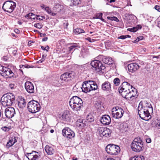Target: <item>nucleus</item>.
Returning <instances> with one entry per match:
<instances>
[{"instance_id": "nucleus-56", "label": "nucleus", "mask_w": 160, "mask_h": 160, "mask_svg": "<svg viewBox=\"0 0 160 160\" xmlns=\"http://www.w3.org/2000/svg\"><path fill=\"white\" fill-rule=\"evenodd\" d=\"M32 15H33V14L32 13H29V14H27L26 15L25 17L26 18L28 17V18H32L31 17V16H32Z\"/></svg>"}, {"instance_id": "nucleus-18", "label": "nucleus", "mask_w": 160, "mask_h": 160, "mask_svg": "<svg viewBox=\"0 0 160 160\" xmlns=\"http://www.w3.org/2000/svg\"><path fill=\"white\" fill-rule=\"evenodd\" d=\"M140 67L137 63H131L128 66V68L129 72H133L136 71Z\"/></svg>"}, {"instance_id": "nucleus-38", "label": "nucleus", "mask_w": 160, "mask_h": 160, "mask_svg": "<svg viewBox=\"0 0 160 160\" xmlns=\"http://www.w3.org/2000/svg\"><path fill=\"white\" fill-rule=\"evenodd\" d=\"M73 32L76 34H79L84 32V31L81 28H76L73 30Z\"/></svg>"}, {"instance_id": "nucleus-53", "label": "nucleus", "mask_w": 160, "mask_h": 160, "mask_svg": "<svg viewBox=\"0 0 160 160\" xmlns=\"http://www.w3.org/2000/svg\"><path fill=\"white\" fill-rule=\"evenodd\" d=\"M41 47L42 49L43 50H46L47 52H48V50L49 49V47L48 46H47L46 47L44 48L43 46H41Z\"/></svg>"}, {"instance_id": "nucleus-23", "label": "nucleus", "mask_w": 160, "mask_h": 160, "mask_svg": "<svg viewBox=\"0 0 160 160\" xmlns=\"http://www.w3.org/2000/svg\"><path fill=\"white\" fill-rule=\"evenodd\" d=\"M70 44L71 46L68 48V52L70 53L72 51H74L77 48H80L79 43H70Z\"/></svg>"}, {"instance_id": "nucleus-3", "label": "nucleus", "mask_w": 160, "mask_h": 160, "mask_svg": "<svg viewBox=\"0 0 160 160\" xmlns=\"http://www.w3.org/2000/svg\"><path fill=\"white\" fill-rule=\"evenodd\" d=\"M28 111L32 113L38 112L40 109V105L37 101L32 100L29 102L27 105Z\"/></svg>"}, {"instance_id": "nucleus-13", "label": "nucleus", "mask_w": 160, "mask_h": 160, "mask_svg": "<svg viewBox=\"0 0 160 160\" xmlns=\"http://www.w3.org/2000/svg\"><path fill=\"white\" fill-rule=\"evenodd\" d=\"M98 57L104 63L107 64H112L114 63V61L109 57H107L102 55H100Z\"/></svg>"}, {"instance_id": "nucleus-24", "label": "nucleus", "mask_w": 160, "mask_h": 160, "mask_svg": "<svg viewBox=\"0 0 160 160\" xmlns=\"http://www.w3.org/2000/svg\"><path fill=\"white\" fill-rule=\"evenodd\" d=\"M70 107L74 111H78L83 107V103H79L76 105H71Z\"/></svg>"}, {"instance_id": "nucleus-11", "label": "nucleus", "mask_w": 160, "mask_h": 160, "mask_svg": "<svg viewBox=\"0 0 160 160\" xmlns=\"http://www.w3.org/2000/svg\"><path fill=\"white\" fill-rule=\"evenodd\" d=\"M16 3L13 2H6L3 4L2 7L3 10L10 9L12 10H14L16 7Z\"/></svg>"}, {"instance_id": "nucleus-2", "label": "nucleus", "mask_w": 160, "mask_h": 160, "mask_svg": "<svg viewBox=\"0 0 160 160\" xmlns=\"http://www.w3.org/2000/svg\"><path fill=\"white\" fill-rule=\"evenodd\" d=\"M131 147L132 150L134 152H139L142 151L143 144L141 139L139 137L135 138L132 141Z\"/></svg>"}, {"instance_id": "nucleus-28", "label": "nucleus", "mask_w": 160, "mask_h": 160, "mask_svg": "<svg viewBox=\"0 0 160 160\" xmlns=\"http://www.w3.org/2000/svg\"><path fill=\"white\" fill-rule=\"evenodd\" d=\"M122 97L126 99H131V98L133 97L132 95V93L130 92V90L126 92L125 93H123L122 94Z\"/></svg>"}, {"instance_id": "nucleus-15", "label": "nucleus", "mask_w": 160, "mask_h": 160, "mask_svg": "<svg viewBox=\"0 0 160 160\" xmlns=\"http://www.w3.org/2000/svg\"><path fill=\"white\" fill-rule=\"evenodd\" d=\"M102 90L105 92H110L111 91V85L110 82L106 81L101 85Z\"/></svg>"}, {"instance_id": "nucleus-46", "label": "nucleus", "mask_w": 160, "mask_h": 160, "mask_svg": "<svg viewBox=\"0 0 160 160\" xmlns=\"http://www.w3.org/2000/svg\"><path fill=\"white\" fill-rule=\"evenodd\" d=\"M95 107L98 109L100 108L101 107V102H96L95 104Z\"/></svg>"}, {"instance_id": "nucleus-42", "label": "nucleus", "mask_w": 160, "mask_h": 160, "mask_svg": "<svg viewBox=\"0 0 160 160\" xmlns=\"http://www.w3.org/2000/svg\"><path fill=\"white\" fill-rule=\"evenodd\" d=\"M130 92L132 93V96L134 97L136 95L137 90L134 87H133V88L132 89H130Z\"/></svg>"}, {"instance_id": "nucleus-41", "label": "nucleus", "mask_w": 160, "mask_h": 160, "mask_svg": "<svg viewBox=\"0 0 160 160\" xmlns=\"http://www.w3.org/2000/svg\"><path fill=\"white\" fill-rule=\"evenodd\" d=\"M11 127L9 126L8 127L4 126L2 127L1 128V129L5 132H8L11 129Z\"/></svg>"}, {"instance_id": "nucleus-50", "label": "nucleus", "mask_w": 160, "mask_h": 160, "mask_svg": "<svg viewBox=\"0 0 160 160\" xmlns=\"http://www.w3.org/2000/svg\"><path fill=\"white\" fill-rule=\"evenodd\" d=\"M34 26L38 28L41 29L42 27V26L39 23H37L35 24Z\"/></svg>"}, {"instance_id": "nucleus-27", "label": "nucleus", "mask_w": 160, "mask_h": 160, "mask_svg": "<svg viewBox=\"0 0 160 160\" xmlns=\"http://www.w3.org/2000/svg\"><path fill=\"white\" fill-rule=\"evenodd\" d=\"M89 83L91 86V88H90L92 90H94L98 89V85L96 82L93 81H89Z\"/></svg>"}, {"instance_id": "nucleus-9", "label": "nucleus", "mask_w": 160, "mask_h": 160, "mask_svg": "<svg viewBox=\"0 0 160 160\" xmlns=\"http://www.w3.org/2000/svg\"><path fill=\"white\" fill-rule=\"evenodd\" d=\"M112 115L115 118H121L123 116L124 112L123 110L121 108L117 107L113 108Z\"/></svg>"}, {"instance_id": "nucleus-4", "label": "nucleus", "mask_w": 160, "mask_h": 160, "mask_svg": "<svg viewBox=\"0 0 160 160\" xmlns=\"http://www.w3.org/2000/svg\"><path fill=\"white\" fill-rule=\"evenodd\" d=\"M138 111L139 115L142 119L148 120L151 118V116L150 115V112H151L148 111V110L143 108L142 105L141 107H140V106H138Z\"/></svg>"}, {"instance_id": "nucleus-36", "label": "nucleus", "mask_w": 160, "mask_h": 160, "mask_svg": "<svg viewBox=\"0 0 160 160\" xmlns=\"http://www.w3.org/2000/svg\"><path fill=\"white\" fill-rule=\"evenodd\" d=\"M102 13H97L94 17H93V19H99L104 22H105V20L102 18Z\"/></svg>"}, {"instance_id": "nucleus-34", "label": "nucleus", "mask_w": 160, "mask_h": 160, "mask_svg": "<svg viewBox=\"0 0 160 160\" xmlns=\"http://www.w3.org/2000/svg\"><path fill=\"white\" fill-rule=\"evenodd\" d=\"M152 124L154 127L157 128L158 129H160V121L158 119L154 120L152 122Z\"/></svg>"}, {"instance_id": "nucleus-17", "label": "nucleus", "mask_w": 160, "mask_h": 160, "mask_svg": "<svg viewBox=\"0 0 160 160\" xmlns=\"http://www.w3.org/2000/svg\"><path fill=\"white\" fill-rule=\"evenodd\" d=\"M111 120L110 116L108 115H103L101 118L100 121L104 125H109L111 122Z\"/></svg>"}, {"instance_id": "nucleus-1", "label": "nucleus", "mask_w": 160, "mask_h": 160, "mask_svg": "<svg viewBox=\"0 0 160 160\" xmlns=\"http://www.w3.org/2000/svg\"><path fill=\"white\" fill-rule=\"evenodd\" d=\"M15 96L11 93L4 94L2 97L1 102L4 107L11 106L15 102Z\"/></svg>"}, {"instance_id": "nucleus-47", "label": "nucleus", "mask_w": 160, "mask_h": 160, "mask_svg": "<svg viewBox=\"0 0 160 160\" xmlns=\"http://www.w3.org/2000/svg\"><path fill=\"white\" fill-rule=\"evenodd\" d=\"M66 74L64 73L62 74L60 77L62 81H66L67 80Z\"/></svg>"}, {"instance_id": "nucleus-54", "label": "nucleus", "mask_w": 160, "mask_h": 160, "mask_svg": "<svg viewBox=\"0 0 160 160\" xmlns=\"http://www.w3.org/2000/svg\"><path fill=\"white\" fill-rule=\"evenodd\" d=\"M57 7H58V10H62L61 9V6L60 5H56V6L55 7H54V9H53L54 10L55 9V8H57Z\"/></svg>"}, {"instance_id": "nucleus-5", "label": "nucleus", "mask_w": 160, "mask_h": 160, "mask_svg": "<svg viewBox=\"0 0 160 160\" xmlns=\"http://www.w3.org/2000/svg\"><path fill=\"white\" fill-rule=\"evenodd\" d=\"M106 150L108 153L113 155H117L120 151V148L118 146L113 144H109L107 145Z\"/></svg>"}, {"instance_id": "nucleus-63", "label": "nucleus", "mask_w": 160, "mask_h": 160, "mask_svg": "<svg viewBox=\"0 0 160 160\" xmlns=\"http://www.w3.org/2000/svg\"><path fill=\"white\" fill-rule=\"evenodd\" d=\"M130 160H137V156H135L131 158Z\"/></svg>"}, {"instance_id": "nucleus-64", "label": "nucleus", "mask_w": 160, "mask_h": 160, "mask_svg": "<svg viewBox=\"0 0 160 160\" xmlns=\"http://www.w3.org/2000/svg\"><path fill=\"white\" fill-rule=\"evenodd\" d=\"M105 160H116L115 159L111 158H105Z\"/></svg>"}, {"instance_id": "nucleus-61", "label": "nucleus", "mask_w": 160, "mask_h": 160, "mask_svg": "<svg viewBox=\"0 0 160 160\" xmlns=\"http://www.w3.org/2000/svg\"><path fill=\"white\" fill-rule=\"evenodd\" d=\"M146 142L147 143H150L151 142V140L150 138H148L146 139Z\"/></svg>"}, {"instance_id": "nucleus-35", "label": "nucleus", "mask_w": 160, "mask_h": 160, "mask_svg": "<svg viewBox=\"0 0 160 160\" xmlns=\"http://www.w3.org/2000/svg\"><path fill=\"white\" fill-rule=\"evenodd\" d=\"M83 120L79 119L76 122V125L79 127H83L84 126V124L83 123Z\"/></svg>"}, {"instance_id": "nucleus-59", "label": "nucleus", "mask_w": 160, "mask_h": 160, "mask_svg": "<svg viewBox=\"0 0 160 160\" xmlns=\"http://www.w3.org/2000/svg\"><path fill=\"white\" fill-rule=\"evenodd\" d=\"M126 38V36L125 35H121L118 38L119 39H124Z\"/></svg>"}, {"instance_id": "nucleus-39", "label": "nucleus", "mask_w": 160, "mask_h": 160, "mask_svg": "<svg viewBox=\"0 0 160 160\" xmlns=\"http://www.w3.org/2000/svg\"><path fill=\"white\" fill-rule=\"evenodd\" d=\"M87 119L89 122H91L94 120V117L92 114H90L87 116Z\"/></svg>"}, {"instance_id": "nucleus-48", "label": "nucleus", "mask_w": 160, "mask_h": 160, "mask_svg": "<svg viewBox=\"0 0 160 160\" xmlns=\"http://www.w3.org/2000/svg\"><path fill=\"white\" fill-rule=\"evenodd\" d=\"M46 55H42L41 59L37 62L38 63H41L43 62L46 58Z\"/></svg>"}, {"instance_id": "nucleus-30", "label": "nucleus", "mask_w": 160, "mask_h": 160, "mask_svg": "<svg viewBox=\"0 0 160 160\" xmlns=\"http://www.w3.org/2000/svg\"><path fill=\"white\" fill-rule=\"evenodd\" d=\"M120 128L121 131L122 132L127 131L128 129V125L126 123L121 124Z\"/></svg>"}, {"instance_id": "nucleus-45", "label": "nucleus", "mask_w": 160, "mask_h": 160, "mask_svg": "<svg viewBox=\"0 0 160 160\" xmlns=\"http://www.w3.org/2000/svg\"><path fill=\"white\" fill-rule=\"evenodd\" d=\"M104 129L105 128L102 127H99L98 128V131L100 134V135L101 137L102 136V133H103Z\"/></svg>"}, {"instance_id": "nucleus-55", "label": "nucleus", "mask_w": 160, "mask_h": 160, "mask_svg": "<svg viewBox=\"0 0 160 160\" xmlns=\"http://www.w3.org/2000/svg\"><path fill=\"white\" fill-rule=\"evenodd\" d=\"M37 19H38V20H43V18H45L44 17V16H41V18H39V17H40V16L39 15H37Z\"/></svg>"}, {"instance_id": "nucleus-51", "label": "nucleus", "mask_w": 160, "mask_h": 160, "mask_svg": "<svg viewBox=\"0 0 160 160\" xmlns=\"http://www.w3.org/2000/svg\"><path fill=\"white\" fill-rule=\"evenodd\" d=\"M40 6L42 9H44V10H49L50 9L48 7H46L44 4H41Z\"/></svg>"}, {"instance_id": "nucleus-49", "label": "nucleus", "mask_w": 160, "mask_h": 160, "mask_svg": "<svg viewBox=\"0 0 160 160\" xmlns=\"http://www.w3.org/2000/svg\"><path fill=\"white\" fill-rule=\"evenodd\" d=\"M6 67L2 66H0V74H2L3 72Z\"/></svg>"}, {"instance_id": "nucleus-22", "label": "nucleus", "mask_w": 160, "mask_h": 160, "mask_svg": "<svg viewBox=\"0 0 160 160\" xmlns=\"http://www.w3.org/2000/svg\"><path fill=\"white\" fill-rule=\"evenodd\" d=\"M27 102V100L21 97L18 101V106L20 108H22L26 106Z\"/></svg>"}, {"instance_id": "nucleus-60", "label": "nucleus", "mask_w": 160, "mask_h": 160, "mask_svg": "<svg viewBox=\"0 0 160 160\" xmlns=\"http://www.w3.org/2000/svg\"><path fill=\"white\" fill-rule=\"evenodd\" d=\"M154 8L156 10H159L160 9V6L159 5H156L154 7Z\"/></svg>"}, {"instance_id": "nucleus-14", "label": "nucleus", "mask_w": 160, "mask_h": 160, "mask_svg": "<svg viewBox=\"0 0 160 160\" xmlns=\"http://www.w3.org/2000/svg\"><path fill=\"white\" fill-rule=\"evenodd\" d=\"M25 88L27 91L30 93L34 92V88L33 84L29 81H27L25 83Z\"/></svg>"}, {"instance_id": "nucleus-37", "label": "nucleus", "mask_w": 160, "mask_h": 160, "mask_svg": "<svg viewBox=\"0 0 160 160\" xmlns=\"http://www.w3.org/2000/svg\"><path fill=\"white\" fill-rule=\"evenodd\" d=\"M65 73V74H66L67 79L70 78H72V77H74V73L72 72H67Z\"/></svg>"}, {"instance_id": "nucleus-32", "label": "nucleus", "mask_w": 160, "mask_h": 160, "mask_svg": "<svg viewBox=\"0 0 160 160\" xmlns=\"http://www.w3.org/2000/svg\"><path fill=\"white\" fill-rule=\"evenodd\" d=\"M142 28V27L140 25H137L136 27H133L132 28H128V30L131 32H135L138 30Z\"/></svg>"}, {"instance_id": "nucleus-43", "label": "nucleus", "mask_w": 160, "mask_h": 160, "mask_svg": "<svg viewBox=\"0 0 160 160\" xmlns=\"http://www.w3.org/2000/svg\"><path fill=\"white\" fill-rule=\"evenodd\" d=\"M113 83L115 86H118L120 83V80L118 78H115L113 80Z\"/></svg>"}, {"instance_id": "nucleus-19", "label": "nucleus", "mask_w": 160, "mask_h": 160, "mask_svg": "<svg viewBox=\"0 0 160 160\" xmlns=\"http://www.w3.org/2000/svg\"><path fill=\"white\" fill-rule=\"evenodd\" d=\"M2 75L6 78H11L14 76V73L10 68L6 67Z\"/></svg>"}, {"instance_id": "nucleus-62", "label": "nucleus", "mask_w": 160, "mask_h": 160, "mask_svg": "<svg viewBox=\"0 0 160 160\" xmlns=\"http://www.w3.org/2000/svg\"><path fill=\"white\" fill-rule=\"evenodd\" d=\"M38 157V155L34 154L33 157L32 159V160H35Z\"/></svg>"}, {"instance_id": "nucleus-44", "label": "nucleus", "mask_w": 160, "mask_h": 160, "mask_svg": "<svg viewBox=\"0 0 160 160\" xmlns=\"http://www.w3.org/2000/svg\"><path fill=\"white\" fill-rule=\"evenodd\" d=\"M48 13L51 16H55L56 15L57 12L54 11H47Z\"/></svg>"}, {"instance_id": "nucleus-40", "label": "nucleus", "mask_w": 160, "mask_h": 160, "mask_svg": "<svg viewBox=\"0 0 160 160\" xmlns=\"http://www.w3.org/2000/svg\"><path fill=\"white\" fill-rule=\"evenodd\" d=\"M107 18L108 19L110 20L111 21H114L117 22H119V19L116 17H107Z\"/></svg>"}, {"instance_id": "nucleus-16", "label": "nucleus", "mask_w": 160, "mask_h": 160, "mask_svg": "<svg viewBox=\"0 0 160 160\" xmlns=\"http://www.w3.org/2000/svg\"><path fill=\"white\" fill-rule=\"evenodd\" d=\"M141 105L143 106V108L148 110V111L152 112L153 111L152 108L149 102H148L147 101H141L140 102L138 106H140V107H141Z\"/></svg>"}, {"instance_id": "nucleus-57", "label": "nucleus", "mask_w": 160, "mask_h": 160, "mask_svg": "<svg viewBox=\"0 0 160 160\" xmlns=\"http://www.w3.org/2000/svg\"><path fill=\"white\" fill-rule=\"evenodd\" d=\"M22 67H23L24 68H29L31 67L30 66L28 65V64H25V65H23L22 66Z\"/></svg>"}, {"instance_id": "nucleus-10", "label": "nucleus", "mask_w": 160, "mask_h": 160, "mask_svg": "<svg viewBox=\"0 0 160 160\" xmlns=\"http://www.w3.org/2000/svg\"><path fill=\"white\" fill-rule=\"evenodd\" d=\"M5 113L7 118H11L14 116L15 113L14 108L11 107L7 108L5 109Z\"/></svg>"}, {"instance_id": "nucleus-29", "label": "nucleus", "mask_w": 160, "mask_h": 160, "mask_svg": "<svg viewBox=\"0 0 160 160\" xmlns=\"http://www.w3.org/2000/svg\"><path fill=\"white\" fill-rule=\"evenodd\" d=\"M124 19L127 20H130L132 18H136V17L132 14L125 13L122 15Z\"/></svg>"}, {"instance_id": "nucleus-7", "label": "nucleus", "mask_w": 160, "mask_h": 160, "mask_svg": "<svg viewBox=\"0 0 160 160\" xmlns=\"http://www.w3.org/2000/svg\"><path fill=\"white\" fill-rule=\"evenodd\" d=\"M132 88L133 86L131 85L129 83L125 81L119 87L118 90L119 93L122 96L123 93H126V92L130 90V89H132Z\"/></svg>"}, {"instance_id": "nucleus-20", "label": "nucleus", "mask_w": 160, "mask_h": 160, "mask_svg": "<svg viewBox=\"0 0 160 160\" xmlns=\"http://www.w3.org/2000/svg\"><path fill=\"white\" fill-rule=\"evenodd\" d=\"M91 86L89 83V81H86L83 82L82 84V87H81L82 91L83 92L87 93L91 91Z\"/></svg>"}, {"instance_id": "nucleus-26", "label": "nucleus", "mask_w": 160, "mask_h": 160, "mask_svg": "<svg viewBox=\"0 0 160 160\" xmlns=\"http://www.w3.org/2000/svg\"><path fill=\"white\" fill-rule=\"evenodd\" d=\"M112 132V131L109 128H105L104 131L103 133H102V136H104L105 137H110Z\"/></svg>"}, {"instance_id": "nucleus-52", "label": "nucleus", "mask_w": 160, "mask_h": 160, "mask_svg": "<svg viewBox=\"0 0 160 160\" xmlns=\"http://www.w3.org/2000/svg\"><path fill=\"white\" fill-rule=\"evenodd\" d=\"M137 160H144V157L143 156L139 155L137 156Z\"/></svg>"}, {"instance_id": "nucleus-21", "label": "nucleus", "mask_w": 160, "mask_h": 160, "mask_svg": "<svg viewBox=\"0 0 160 160\" xmlns=\"http://www.w3.org/2000/svg\"><path fill=\"white\" fill-rule=\"evenodd\" d=\"M17 141L16 138L15 136L10 137L6 147L7 148H9L12 146Z\"/></svg>"}, {"instance_id": "nucleus-25", "label": "nucleus", "mask_w": 160, "mask_h": 160, "mask_svg": "<svg viewBox=\"0 0 160 160\" xmlns=\"http://www.w3.org/2000/svg\"><path fill=\"white\" fill-rule=\"evenodd\" d=\"M45 149L48 155H51L53 154L54 151L52 148L49 145H47L45 148Z\"/></svg>"}, {"instance_id": "nucleus-33", "label": "nucleus", "mask_w": 160, "mask_h": 160, "mask_svg": "<svg viewBox=\"0 0 160 160\" xmlns=\"http://www.w3.org/2000/svg\"><path fill=\"white\" fill-rule=\"evenodd\" d=\"M34 153H38V152H37L36 151H32V152L30 153H27L26 156L28 158L29 160H32V159L33 157Z\"/></svg>"}, {"instance_id": "nucleus-58", "label": "nucleus", "mask_w": 160, "mask_h": 160, "mask_svg": "<svg viewBox=\"0 0 160 160\" xmlns=\"http://www.w3.org/2000/svg\"><path fill=\"white\" fill-rule=\"evenodd\" d=\"M15 85L14 84L11 83L9 85V87L12 89H13L14 88Z\"/></svg>"}, {"instance_id": "nucleus-8", "label": "nucleus", "mask_w": 160, "mask_h": 160, "mask_svg": "<svg viewBox=\"0 0 160 160\" xmlns=\"http://www.w3.org/2000/svg\"><path fill=\"white\" fill-rule=\"evenodd\" d=\"M63 136L68 139H71L75 136L74 132L68 127H65L62 130Z\"/></svg>"}, {"instance_id": "nucleus-12", "label": "nucleus", "mask_w": 160, "mask_h": 160, "mask_svg": "<svg viewBox=\"0 0 160 160\" xmlns=\"http://www.w3.org/2000/svg\"><path fill=\"white\" fill-rule=\"evenodd\" d=\"M79 103H83L82 100L79 97L75 96L72 97L70 100L69 106L76 105Z\"/></svg>"}, {"instance_id": "nucleus-6", "label": "nucleus", "mask_w": 160, "mask_h": 160, "mask_svg": "<svg viewBox=\"0 0 160 160\" xmlns=\"http://www.w3.org/2000/svg\"><path fill=\"white\" fill-rule=\"evenodd\" d=\"M91 65L92 67V69L96 72H99L103 70L106 68L101 61L94 60L91 62Z\"/></svg>"}, {"instance_id": "nucleus-31", "label": "nucleus", "mask_w": 160, "mask_h": 160, "mask_svg": "<svg viewBox=\"0 0 160 160\" xmlns=\"http://www.w3.org/2000/svg\"><path fill=\"white\" fill-rule=\"evenodd\" d=\"M62 118L64 120L67 121L69 119V112L66 111L62 114Z\"/></svg>"}]
</instances>
